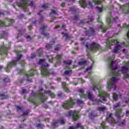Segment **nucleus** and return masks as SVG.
Wrapping results in <instances>:
<instances>
[{"label":"nucleus","mask_w":129,"mask_h":129,"mask_svg":"<svg viewBox=\"0 0 129 129\" xmlns=\"http://www.w3.org/2000/svg\"><path fill=\"white\" fill-rule=\"evenodd\" d=\"M16 53L18 54L17 60H13L12 62H10L8 64L7 68H6L5 69L6 72H10V70L11 68H12V67L15 66V65H16V64H17V62H18V61H19V59H21V58H22V54H20V51H16Z\"/></svg>","instance_id":"7"},{"label":"nucleus","mask_w":129,"mask_h":129,"mask_svg":"<svg viewBox=\"0 0 129 129\" xmlns=\"http://www.w3.org/2000/svg\"><path fill=\"white\" fill-rule=\"evenodd\" d=\"M124 64H125L124 67H123L122 68V73L124 74V78H128L129 76L128 74H127V71L128 70V67H129V62H124Z\"/></svg>","instance_id":"10"},{"label":"nucleus","mask_w":129,"mask_h":129,"mask_svg":"<svg viewBox=\"0 0 129 129\" xmlns=\"http://www.w3.org/2000/svg\"><path fill=\"white\" fill-rule=\"evenodd\" d=\"M47 8H48V4H44L42 6V9H44V10H45V9H47Z\"/></svg>","instance_id":"40"},{"label":"nucleus","mask_w":129,"mask_h":129,"mask_svg":"<svg viewBox=\"0 0 129 129\" xmlns=\"http://www.w3.org/2000/svg\"><path fill=\"white\" fill-rule=\"evenodd\" d=\"M56 58L57 59V60H60V59H61V55H57Z\"/></svg>","instance_id":"45"},{"label":"nucleus","mask_w":129,"mask_h":129,"mask_svg":"<svg viewBox=\"0 0 129 129\" xmlns=\"http://www.w3.org/2000/svg\"><path fill=\"white\" fill-rule=\"evenodd\" d=\"M8 21L9 22V23H11V24H13V23H14V20L8 19Z\"/></svg>","instance_id":"48"},{"label":"nucleus","mask_w":129,"mask_h":129,"mask_svg":"<svg viewBox=\"0 0 129 129\" xmlns=\"http://www.w3.org/2000/svg\"><path fill=\"white\" fill-rule=\"evenodd\" d=\"M63 63L66 65V69H70V65H71V63H72L71 60L64 61Z\"/></svg>","instance_id":"20"},{"label":"nucleus","mask_w":129,"mask_h":129,"mask_svg":"<svg viewBox=\"0 0 129 129\" xmlns=\"http://www.w3.org/2000/svg\"><path fill=\"white\" fill-rule=\"evenodd\" d=\"M39 65H41V73L42 76H48L49 75V71L48 70V64L44 59L39 60Z\"/></svg>","instance_id":"5"},{"label":"nucleus","mask_w":129,"mask_h":129,"mask_svg":"<svg viewBox=\"0 0 129 129\" xmlns=\"http://www.w3.org/2000/svg\"><path fill=\"white\" fill-rule=\"evenodd\" d=\"M124 122H125V121H123L122 122H121V124H124Z\"/></svg>","instance_id":"58"},{"label":"nucleus","mask_w":129,"mask_h":129,"mask_svg":"<svg viewBox=\"0 0 129 129\" xmlns=\"http://www.w3.org/2000/svg\"><path fill=\"white\" fill-rule=\"evenodd\" d=\"M113 98L114 100H117L118 99V95L113 93Z\"/></svg>","instance_id":"27"},{"label":"nucleus","mask_w":129,"mask_h":129,"mask_svg":"<svg viewBox=\"0 0 129 129\" xmlns=\"http://www.w3.org/2000/svg\"><path fill=\"white\" fill-rule=\"evenodd\" d=\"M75 101H76V100H74L71 98L70 101H67L62 105V107L68 109L69 108H70V107H72V106L74 104Z\"/></svg>","instance_id":"11"},{"label":"nucleus","mask_w":129,"mask_h":129,"mask_svg":"<svg viewBox=\"0 0 129 129\" xmlns=\"http://www.w3.org/2000/svg\"><path fill=\"white\" fill-rule=\"evenodd\" d=\"M29 101H31V102H35V100L34 99H31V98H29Z\"/></svg>","instance_id":"50"},{"label":"nucleus","mask_w":129,"mask_h":129,"mask_svg":"<svg viewBox=\"0 0 129 129\" xmlns=\"http://www.w3.org/2000/svg\"><path fill=\"white\" fill-rule=\"evenodd\" d=\"M105 109H106V108L104 106L99 107L98 108V110H99V111H104Z\"/></svg>","instance_id":"29"},{"label":"nucleus","mask_w":129,"mask_h":129,"mask_svg":"<svg viewBox=\"0 0 129 129\" xmlns=\"http://www.w3.org/2000/svg\"><path fill=\"white\" fill-rule=\"evenodd\" d=\"M6 26V24H5V22L3 21H0V27H5Z\"/></svg>","instance_id":"37"},{"label":"nucleus","mask_w":129,"mask_h":129,"mask_svg":"<svg viewBox=\"0 0 129 129\" xmlns=\"http://www.w3.org/2000/svg\"><path fill=\"white\" fill-rule=\"evenodd\" d=\"M91 88L94 91H95V90L98 91L100 99H94V96H93L92 93L90 92H87V95H85L84 94V90L82 89L79 90L81 98H86V97H88L89 99H90V100H92V101H96L97 102H102L103 103V102L105 101V97H109V94H107L101 89V84L100 83L98 84L94 83Z\"/></svg>","instance_id":"1"},{"label":"nucleus","mask_w":129,"mask_h":129,"mask_svg":"<svg viewBox=\"0 0 129 129\" xmlns=\"http://www.w3.org/2000/svg\"><path fill=\"white\" fill-rule=\"evenodd\" d=\"M94 33V29L92 28H90L89 31L86 32L87 36H91Z\"/></svg>","instance_id":"21"},{"label":"nucleus","mask_w":129,"mask_h":129,"mask_svg":"<svg viewBox=\"0 0 129 129\" xmlns=\"http://www.w3.org/2000/svg\"><path fill=\"white\" fill-rule=\"evenodd\" d=\"M46 47L47 48V49H48V50H49V49H51V48H52V45L47 44Z\"/></svg>","instance_id":"39"},{"label":"nucleus","mask_w":129,"mask_h":129,"mask_svg":"<svg viewBox=\"0 0 129 129\" xmlns=\"http://www.w3.org/2000/svg\"><path fill=\"white\" fill-rule=\"evenodd\" d=\"M59 49H60V45H57V46H55L54 48L55 51H58Z\"/></svg>","instance_id":"44"},{"label":"nucleus","mask_w":129,"mask_h":129,"mask_svg":"<svg viewBox=\"0 0 129 129\" xmlns=\"http://www.w3.org/2000/svg\"><path fill=\"white\" fill-rule=\"evenodd\" d=\"M10 49V47H7L6 46H3L2 47L0 48V54L3 55L5 54L6 55H8V51Z\"/></svg>","instance_id":"14"},{"label":"nucleus","mask_w":129,"mask_h":129,"mask_svg":"<svg viewBox=\"0 0 129 129\" xmlns=\"http://www.w3.org/2000/svg\"><path fill=\"white\" fill-rule=\"evenodd\" d=\"M10 81V79H9L8 77H7L5 80L4 82H9Z\"/></svg>","instance_id":"46"},{"label":"nucleus","mask_w":129,"mask_h":129,"mask_svg":"<svg viewBox=\"0 0 129 129\" xmlns=\"http://www.w3.org/2000/svg\"><path fill=\"white\" fill-rule=\"evenodd\" d=\"M45 121H46V122H48L49 121V118H46L45 120Z\"/></svg>","instance_id":"55"},{"label":"nucleus","mask_w":129,"mask_h":129,"mask_svg":"<svg viewBox=\"0 0 129 129\" xmlns=\"http://www.w3.org/2000/svg\"><path fill=\"white\" fill-rule=\"evenodd\" d=\"M20 64L23 68L21 70H20V69L18 70V71L19 74H20V75H24L25 76V79H26V80H28V81H29V82H31L32 78H31V77H32V76H34V74H37V71H36L35 70L32 69L30 70L29 72H28V73H25V70H24V66H25V61H21L20 62Z\"/></svg>","instance_id":"3"},{"label":"nucleus","mask_w":129,"mask_h":129,"mask_svg":"<svg viewBox=\"0 0 129 129\" xmlns=\"http://www.w3.org/2000/svg\"><path fill=\"white\" fill-rule=\"evenodd\" d=\"M78 82L79 83H83V82H84V81L81 79H80L79 80H78Z\"/></svg>","instance_id":"47"},{"label":"nucleus","mask_w":129,"mask_h":129,"mask_svg":"<svg viewBox=\"0 0 129 129\" xmlns=\"http://www.w3.org/2000/svg\"><path fill=\"white\" fill-rule=\"evenodd\" d=\"M100 28L103 33H105V32L106 31V30H107V27H104L103 26H101Z\"/></svg>","instance_id":"26"},{"label":"nucleus","mask_w":129,"mask_h":129,"mask_svg":"<svg viewBox=\"0 0 129 129\" xmlns=\"http://www.w3.org/2000/svg\"><path fill=\"white\" fill-rule=\"evenodd\" d=\"M62 28H65V25H63Z\"/></svg>","instance_id":"62"},{"label":"nucleus","mask_w":129,"mask_h":129,"mask_svg":"<svg viewBox=\"0 0 129 129\" xmlns=\"http://www.w3.org/2000/svg\"><path fill=\"white\" fill-rule=\"evenodd\" d=\"M86 47L87 48V51L88 52V50L91 51L92 52H95L96 50L100 49V45L99 44H96L94 42L92 43L90 45V47L88 45V43H86Z\"/></svg>","instance_id":"8"},{"label":"nucleus","mask_w":129,"mask_h":129,"mask_svg":"<svg viewBox=\"0 0 129 129\" xmlns=\"http://www.w3.org/2000/svg\"><path fill=\"white\" fill-rule=\"evenodd\" d=\"M69 129H83V126L81 124H78L77 127L71 126L69 127Z\"/></svg>","instance_id":"22"},{"label":"nucleus","mask_w":129,"mask_h":129,"mask_svg":"<svg viewBox=\"0 0 129 129\" xmlns=\"http://www.w3.org/2000/svg\"><path fill=\"white\" fill-rule=\"evenodd\" d=\"M58 28H61V27L59 26H55L54 29V30H56V29H58Z\"/></svg>","instance_id":"51"},{"label":"nucleus","mask_w":129,"mask_h":129,"mask_svg":"<svg viewBox=\"0 0 129 129\" xmlns=\"http://www.w3.org/2000/svg\"><path fill=\"white\" fill-rule=\"evenodd\" d=\"M56 14L57 12H56V10H52L50 13V16L51 15H56Z\"/></svg>","instance_id":"38"},{"label":"nucleus","mask_w":129,"mask_h":129,"mask_svg":"<svg viewBox=\"0 0 129 129\" xmlns=\"http://www.w3.org/2000/svg\"><path fill=\"white\" fill-rule=\"evenodd\" d=\"M114 57H112L110 59L111 63L110 64V68L113 69V71L111 73V76L113 77L108 82L107 89L108 91H111V90H115L116 87L114 83L117 82L119 80V77L120 76V74L119 73V70L116 67H113L114 64V61L113 60Z\"/></svg>","instance_id":"2"},{"label":"nucleus","mask_w":129,"mask_h":129,"mask_svg":"<svg viewBox=\"0 0 129 129\" xmlns=\"http://www.w3.org/2000/svg\"><path fill=\"white\" fill-rule=\"evenodd\" d=\"M0 97L2 99H5V98H8V96H6L5 94H2L0 95Z\"/></svg>","instance_id":"32"},{"label":"nucleus","mask_w":129,"mask_h":129,"mask_svg":"<svg viewBox=\"0 0 129 129\" xmlns=\"http://www.w3.org/2000/svg\"><path fill=\"white\" fill-rule=\"evenodd\" d=\"M61 7H64L65 6V4L64 3H62V4H61Z\"/></svg>","instance_id":"56"},{"label":"nucleus","mask_w":129,"mask_h":129,"mask_svg":"<svg viewBox=\"0 0 129 129\" xmlns=\"http://www.w3.org/2000/svg\"><path fill=\"white\" fill-rule=\"evenodd\" d=\"M37 53H38L39 54H42V53H43V48H40L37 51ZM39 56H41V55H39Z\"/></svg>","instance_id":"34"},{"label":"nucleus","mask_w":129,"mask_h":129,"mask_svg":"<svg viewBox=\"0 0 129 129\" xmlns=\"http://www.w3.org/2000/svg\"><path fill=\"white\" fill-rule=\"evenodd\" d=\"M103 0H93L92 2H89V4H86V0L80 1V5L81 8H92L94 6H97V5H101L102 4Z\"/></svg>","instance_id":"4"},{"label":"nucleus","mask_w":129,"mask_h":129,"mask_svg":"<svg viewBox=\"0 0 129 129\" xmlns=\"http://www.w3.org/2000/svg\"><path fill=\"white\" fill-rule=\"evenodd\" d=\"M2 34L3 37H7L8 36V33L5 31H3Z\"/></svg>","instance_id":"36"},{"label":"nucleus","mask_w":129,"mask_h":129,"mask_svg":"<svg viewBox=\"0 0 129 129\" xmlns=\"http://www.w3.org/2000/svg\"><path fill=\"white\" fill-rule=\"evenodd\" d=\"M74 19L75 20H78V16H76Z\"/></svg>","instance_id":"57"},{"label":"nucleus","mask_w":129,"mask_h":129,"mask_svg":"<svg viewBox=\"0 0 129 129\" xmlns=\"http://www.w3.org/2000/svg\"><path fill=\"white\" fill-rule=\"evenodd\" d=\"M96 9L99 12V13H101L103 11H104L105 10V7H103L101 6V7H97Z\"/></svg>","instance_id":"24"},{"label":"nucleus","mask_w":129,"mask_h":129,"mask_svg":"<svg viewBox=\"0 0 129 129\" xmlns=\"http://www.w3.org/2000/svg\"><path fill=\"white\" fill-rule=\"evenodd\" d=\"M60 80H61L60 78H57V81H60Z\"/></svg>","instance_id":"60"},{"label":"nucleus","mask_w":129,"mask_h":129,"mask_svg":"<svg viewBox=\"0 0 129 129\" xmlns=\"http://www.w3.org/2000/svg\"><path fill=\"white\" fill-rule=\"evenodd\" d=\"M117 20V17H116V18H115V19H113V22H116Z\"/></svg>","instance_id":"54"},{"label":"nucleus","mask_w":129,"mask_h":129,"mask_svg":"<svg viewBox=\"0 0 129 129\" xmlns=\"http://www.w3.org/2000/svg\"><path fill=\"white\" fill-rule=\"evenodd\" d=\"M83 40H84L83 38L81 39V41H83Z\"/></svg>","instance_id":"63"},{"label":"nucleus","mask_w":129,"mask_h":129,"mask_svg":"<svg viewBox=\"0 0 129 129\" xmlns=\"http://www.w3.org/2000/svg\"><path fill=\"white\" fill-rule=\"evenodd\" d=\"M45 94H48V95H49L51 97H55V95L50 91L46 92Z\"/></svg>","instance_id":"25"},{"label":"nucleus","mask_w":129,"mask_h":129,"mask_svg":"<svg viewBox=\"0 0 129 129\" xmlns=\"http://www.w3.org/2000/svg\"><path fill=\"white\" fill-rule=\"evenodd\" d=\"M77 102L78 104H81V103H83V101L81 100H77Z\"/></svg>","instance_id":"42"},{"label":"nucleus","mask_w":129,"mask_h":129,"mask_svg":"<svg viewBox=\"0 0 129 129\" xmlns=\"http://www.w3.org/2000/svg\"><path fill=\"white\" fill-rule=\"evenodd\" d=\"M128 96L129 97V93L128 94ZM125 101L126 103H129V99H128V100H127V99H125Z\"/></svg>","instance_id":"49"},{"label":"nucleus","mask_w":129,"mask_h":129,"mask_svg":"<svg viewBox=\"0 0 129 129\" xmlns=\"http://www.w3.org/2000/svg\"><path fill=\"white\" fill-rule=\"evenodd\" d=\"M128 114H129V111H126V116H128Z\"/></svg>","instance_id":"52"},{"label":"nucleus","mask_w":129,"mask_h":129,"mask_svg":"<svg viewBox=\"0 0 129 129\" xmlns=\"http://www.w3.org/2000/svg\"><path fill=\"white\" fill-rule=\"evenodd\" d=\"M107 120L110 123H115V121L112 117V114L110 113H107Z\"/></svg>","instance_id":"15"},{"label":"nucleus","mask_w":129,"mask_h":129,"mask_svg":"<svg viewBox=\"0 0 129 129\" xmlns=\"http://www.w3.org/2000/svg\"><path fill=\"white\" fill-rule=\"evenodd\" d=\"M17 109L18 110H21L22 109V108H21V107L20 106H17Z\"/></svg>","instance_id":"53"},{"label":"nucleus","mask_w":129,"mask_h":129,"mask_svg":"<svg viewBox=\"0 0 129 129\" xmlns=\"http://www.w3.org/2000/svg\"><path fill=\"white\" fill-rule=\"evenodd\" d=\"M70 116H72L73 120H77V118L79 117L78 115V111H71L69 112Z\"/></svg>","instance_id":"12"},{"label":"nucleus","mask_w":129,"mask_h":129,"mask_svg":"<svg viewBox=\"0 0 129 129\" xmlns=\"http://www.w3.org/2000/svg\"><path fill=\"white\" fill-rule=\"evenodd\" d=\"M101 127H98L97 129L105 128V122L103 121L101 124Z\"/></svg>","instance_id":"28"},{"label":"nucleus","mask_w":129,"mask_h":129,"mask_svg":"<svg viewBox=\"0 0 129 129\" xmlns=\"http://www.w3.org/2000/svg\"><path fill=\"white\" fill-rule=\"evenodd\" d=\"M48 60L50 62V63H52V62H53V57H52V56H49Z\"/></svg>","instance_id":"43"},{"label":"nucleus","mask_w":129,"mask_h":129,"mask_svg":"<svg viewBox=\"0 0 129 129\" xmlns=\"http://www.w3.org/2000/svg\"><path fill=\"white\" fill-rule=\"evenodd\" d=\"M25 38L27 39V41H30L32 39V38L30 36L26 35L25 36Z\"/></svg>","instance_id":"35"},{"label":"nucleus","mask_w":129,"mask_h":129,"mask_svg":"<svg viewBox=\"0 0 129 129\" xmlns=\"http://www.w3.org/2000/svg\"><path fill=\"white\" fill-rule=\"evenodd\" d=\"M126 51V50H125V49H123V50H122V52H123V53H125Z\"/></svg>","instance_id":"59"},{"label":"nucleus","mask_w":129,"mask_h":129,"mask_svg":"<svg viewBox=\"0 0 129 129\" xmlns=\"http://www.w3.org/2000/svg\"><path fill=\"white\" fill-rule=\"evenodd\" d=\"M2 68H3V66H0V70H2Z\"/></svg>","instance_id":"61"},{"label":"nucleus","mask_w":129,"mask_h":129,"mask_svg":"<svg viewBox=\"0 0 129 129\" xmlns=\"http://www.w3.org/2000/svg\"><path fill=\"white\" fill-rule=\"evenodd\" d=\"M47 27V25H42L41 27V30L43 31L41 32V34L42 35H44V37H49V34L46 33L44 31H45V28Z\"/></svg>","instance_id":"17"},{"label":"nucleus","mask_w":129,"mask_h":129,"mask_svg":"<svg viewBox=\"0 0 129 129\" xmlns=\"http://www.w3.org/2000/svg\"><path fill=\"white\" fill-rule=\"evenodd\" d=\"M120 106H122V105H120V103H118L114 105V109L115 111V116L117 117V118H120L122 117V116H120V112H121V108Z\"/></svg>","instance_id":"9"},{"label":"nucleus","mask_w":129,"mask_h":129,"mask_svg":"<svg viewBox=\"0 0 129 129\" xmlns=\"http://www.w3.org/2000/svg\"><path fill=\"white\" fill-rule=\"evenodd\" d=\"M79 65H86V61H80Z\"/></svg>","instance_id":"31"},{"label":"nucleus","mask_w":129,"mask_h":129,"mask_svg":"<svg viewBox=\"0 0 129 129\" xmlns=\"http://www.w3.org/2000/svg\"><path fill=\"white\" fill-rule=\"evenodd\" d=\"M22 92L23 93H29V90H27L26 88L22 89Z\"/></svg>","instance_id":"33"},{"label":"nucleus","mask_w":129,"mask_h":129,"mask_svg":"<svg viewBox=\"0 0 129 129\" xmlns=\"http://www.w3.org/2000/svg\"><path fill=\"white\" fill-rule=\"evenodd\" d=\"M71 73H72L71 70L66 71L64 72V75H71Z\"/></svg>","instance_id":"30"},{"label":"nucleus","mask_w":129,"mask_h":129,"mask_svg":"<svg viewBox=\"0 0 129 129\" xmlns=\"http://www.w3.org/2000/svg\"><path fill=\"white\" fill-rule=\"evenodd\" d=\"M43 90V88H40L39 89V93L37 94V97L39 98V99L41 100V102H44V100H46L47 98L46 97H45V95L41 92Z\"/></svg>","instance_id":"13"},{"label":"nucleus","mask_w":129,"mask_h":129,"mask_svg":"<svg viewBox=\"0 0 129 129\" xmlns=\"http://www.w3.org/2000/svg\"><path fill=\"white\" fill-rule=\"evenodd\" d=\"M112 16L111 15H109L108 17L106 18V22L108 24V26H111L112 23V21L111 20Z\"/></svg>","instance_id":"19"},{"label":"nucleus","mask_w":129,"mask_h":129,"mask_svg":"<svg viewBox=\"0 0 129 129\" xmlns=\"http://www.w3.org/2000/svg\"><path fill=\"white\" fill-rule=\"evenodd\" d=\"M62 37L63 38H67L68 37V35H67V33H62Z\"/></svg>","instance_id":"41"},{"label":"nucleus","mask_w":129,"mask_h":129,"mask_svg":"<svg viewBox=\"0 0 129 129\" xmlns=\"http://www.w3.org/2000/svg\"><path fill=\"white\" fill-rule=\"evenodd\" d=\"M92 66H93V64H91V67L86 69L85 72H88L89 74V75L87 76L86 78H90V74H91V73H92Z\"/></svg>","instance_id":"18"},{"label":"nucleus","mask_w":129,"mask_h":129,"mask_svg":"<svg viewBox=\"0 0 129 129\" xmlns=\"http://www.w3.org/2000/svg\"><path fill=\"white\" fill-rule=\"evenodd\" d=\"M29 1L30 0H22V3H17V5L18 7L22 8L24 11H26V9H27V7H28V6H30L32 8H35L36 5H35L33 2H31L30 4L29 3Z\"/></svg>","instance_id":"6"},{"label":"nucleus","mask_w":129,"mask_h":129,"mask_svg":"<svg viewBox=\"0 0 129 129\" xmlns=\"http://www.w3.org/2000/svg\"><path fill=\"white\" fill-rule=\"evenodd\" d=\"M31 26H30V27H29V30H31Z\"/></svg>","instance_id":"64"},{"label":"nucleus","mask_w":129,"mask_h":129,"mask_svg":"<svg viewBox=\"0 0 129 129\" xmlns=\"http://www.w3.org/2000/svg\"><path fill=\"white\" fill-rule=\"evenodd\" d=\"M64 123H65V121H64V120H63V119H61L57 122H53L52 123V127H53V128L55 127H57V126H58L59 124H64Z\"/></svg>","instance_id":"16"},{"label":"nucleus","mask_w":129,"mask_h":129,"mask_svg":"<svg viewBox=\"0 0 129 129\" xmlns=\"http://www.w3.org/2000/svg\"><path fill=\"white\" fill-rule=\"evenodd\" d=\"M62 85L64 91H66V92H69V90L68 89V87H67V84L66 83H62Z\"/></svg>","instance_id":"23"}]
</instances>
